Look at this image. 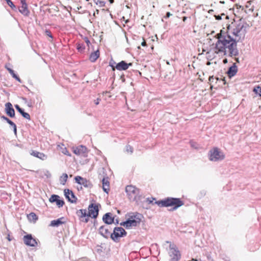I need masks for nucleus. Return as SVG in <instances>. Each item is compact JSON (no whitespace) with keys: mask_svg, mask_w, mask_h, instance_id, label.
Segmentation results:
<instances>
[{"mask_svg":"<svg viewBox=\"0 0 261 261\" xmlns=\"http://www.w3.org/2000/svg\"><path fill=\"white\" fill-rule=\"evenodd\" d=\"M7 2V0H5Z\"/></svg>","mask_w":261,"mask_h":261,"instance_id":"obj_61","label":"nucleus"},{"mask_svg":"<svg viewBox=\"0 0 261 261\" xmlns=\"http://www.w3.org/2000/svg\"><path fill=\"white\" fill-rule=\"evenodd\" d=\"M6 67L7 69L9 71V72H10V70H12V69L8 67L7 66H6Z\"/></svg>","mask_w":261,"mask_h":261,"instance_id":"obj_50","label":"nucleus"},{"mask_svg":"<svg viewBox=\"0 0 261 261\" xmlns=\"http://www.w3.org/2000/svg\"><path fill=\"white\" fill-rule=\"evenodd\" d=\"M63 153H64L65 154L68 155V156L70 155V154L68 153V151L67 150V149L66 148L65 149V150L63 151Z\"/></svg>","mask_w":261,"mask_h":261,"instance_id":"obj_41","label":"nucleus"},{"mask_svg":"<svg viewBox=\"0 0 261 261\" xmlns=\"http://www.w3.org/2000/svg\"><path fill=\"white\" fill-rule=\"evenodd\" d=\"M60 197L57 195H53L50 197L49 201L51 202H56V204L59 207H62L64 204L63 200L59 199Z\"/></svg>","mask_w":261,"mask_h":261,"instance_id":"obj_13","label":"nucleus"},{"mask_svg":"<svg viewBox=\"0 0 261 261\" xmlns=\"http://www.w3.org/2000/svg\"><path fill=\"white\" fill-rule=\"evenodd\" d=\"M96 4L97 5H99V7H104L105 5V3L103 1L100 0H97V1L96 2Z\"/></svg>","mask_w":261,"mask_h":261,"instance_id":"obj_34","label":"nucleus"},{"mask_svg":"<svg viewBox=\"0 0 261 261\" xmlns=\"http://www.w3.org/2000/svg\"><path fill=\"white\" fill-rule=\"evenodd\" d=\"M20 2H21V4H27L26 2H25V0H20Z\"/></svg>","mask_w":261,"mask_h":261,"instance_id":"obj_47","label":"nucleus"},{"mask_svg":"<svg viewBox=\"0 0 261 261\" xmlns=\"http://www.w3.org/2000/svg\"><path fill=\"white\" fill-rule=\"evenodd\" d=\"M77 49L80 50V49H81V47H78Z\"/></svg>","mask_w":261,"mask_h":261,"instance_id":"obj_57","label":"nucleus"},{"mask_svg":"<svg viewBox=\"0 0 261 261\" xmlns=\"http://www.w3.org/2000/svg\"><path fill=\"white\" fill-rule=\"evenodd\" d=\"M103 190L107 193H108L110 190V184L108 177L103 178L102 180Z\"/></svg>","mask_w":261,"mask_h":261,"instance_id":"obj_19","label":"nucleus"},{"mask_svg":"<svg viewBox=\"0 0 261 261\" xmlns=\"http://www.w3.org/2000/svg\"><path fill=\"white\" fill-rule=\"evenodd\" d=\"M77 49L80 50V49H81V47H78Z\"/></svg>","mask_w":261,"mask_h":261,"instance_id":"obj_58","label":"nucleus"},{"mask_svg":"<svg viewBox=\"0 0 261 261\" xmlns=\"http://www.w3.org/2000/svg\"><path fill=\"white\" fill-rule=\"evenodd\" d=\"M160 206H173V210H175L178 207L182 206L184 202L179 199L168 197L164 200L158 201L156 202Z\"/></svg>","mask_w":261,"mask_h":261,"instance_id":"obj_2","label":"nucleus"},{"mask_svg":"<svg viewBox=\"0 0 261 261\" xmlns=\"http://www.w3.org/2000/svg\"><path fill=\"white\" fill-rule=\"evenodd\" d=\"M73 152L78 155L86 156L87 154V149L85 146L80 145L73 148Z\"/></svg>","mask_w":261,"mask_h":261,"instance_id":"obj_11","label":"nucleus"},{"mask_svg":"<svg viewBox=\"0 0 261 261\" xmlns=\"http://www.w3.org/2000/svg\"><path fill=\"white\" fill-rule=\"evenodd\" d=\"M190 144H191V147H192L193 148H194L196 149L197 148V147L196 146V144L194 142H191Z\"/></svg>","mask_w":261,"mask_h":261,"instance_id":"obj_39","label":"nucleus"},{"mask_svg":"<svg viewBox=\"0 0 261 261\" xmlns=\"http://www.w3.org/2000/svg\"><path fill=\"white\" fill-rule=\"evenodd\" d=\"M237 72V67L236 64L234 63L232 66H231L228 71L227 74L229 77L234 76Z\"/></svg>","mask_w":261,"mask_h":261,"instance_id":"obj_20","label":"nucleus"},{"mask_svg":"<svg viewBox=\"0 0 261 261\" xmlns=\"http://www.w3.org/2000/svg\"><path fill=\"white\" fill-rule=\"evenodd\" d=\"M99 57V50H97L92 53L90 56L89 59L91 62H95L98 58Z\"/></svg>","mask_w":261,"mask_h":261,"instance_id":"obj_22","label":"nucleus"},{"mask_svg":"<svg viewBox=\"0 0 261 261\" xmlns=\"http://www.w3.org/2000/svg\"><path fill=\"white\" fill-rule=\"evenodd\" d=\"M140 223V218H137L136 220H128L126 221L121 223V225H123L126 228H130L132 227L137 226Z\"/></svg>","mask_w":261,"mask_h":261,"instance_id":"obj_8","label":"nucleus"},{"mask_svg":"<svg viewBox=\"0 0 261 261\" xmlns=\"http://www.w3.org/2000/svg\"><path fill=\"white\" fill-rule=\"evenodd\" d=\"M47 173L48 174H49V175H50V173H49V172L48 171H47Z\"/></svg>","mask_w":261,"mask_h":261,"instance_id":"obj_59","label":"nucleus"},{"mask_svg":"<svg viewBox=\"0 0 261 261\" xmlns=\"http://www.w3.org/2000/svg\"><path fill=\"white\" fill-rule=\"evenodd\" d=\"M7 3L12 9L14 10L16 9V6L11 0H7Z\"/></svg>","mask_w":261,"mask_h":261,"instance_id":"obj_31","label":"nucleus"},{"mask_svg":"<svg viewBox=\"0 0 261 261\" xmlns=\"http://www.w3.org/2000/svg\"><path fill=\"white\" fill-rule=\"evenodd\" d=\"M30 153L32 155L38 158L43 161L46 160L47 158V155L43 153L37 151L32 150Z\"/></svg>","mask_w":261,"mask_h":261,"instance_id":"obj_18","label":"nucleus"},{"mask_svg":"<svg viewBox=\"0 0 261 261\" xmlns=\"http://www.w3.org/2000/svg\"><path fill=\"white\" fill-rule=\"evenodd\" d=\"M205 261H214V260L210 255H208L206 256V260Z\"/></svg>","mask_w":261,"mask_h":261,"instance_id":"obj_38","label":"nucleus"},{"mask_svg":"<svg viewBox=\"0 0 261 261\" xmlns=\"http://www.w3.org/2000/svg\"><path fill=\"white\" fill-rule=\"evenodd\" d=\"M14 78L15 79L19 82L21 83V80L17 75H16V77L15 76Z\"/></svg>","mask_w":261,"mask_h":261,"instance_id":"obj_44","label":"nucleus"},{"mask_svg":"<svg viewBox=\"0 0 261 261\" xmlns=\"http://www.w3.org/2000/svg\"><path fill=\"white\" fill-rule=\"evenodd\" d=\"M236 61L237 62H239V59L238 58H236Z\"/></svg>","mask_w":261,"mask_h":261,"instance_id":"obj_54","label":"nucleus"},{"mask_svg":"<svg viewBox=\"0 0 261 261\" xmlns=\"http://www.w3.org/2000/svg\"><path fill=\"white\" fill-rule=\"evenodd\" d=\"M19 11L25 16H28L30 14L27 4H21V6L19 8Z\"/></svg>","mask_w":261,"mask_h":261,"instance_id":"obj_17","label":"nucleus"},{"mask_svg":"<svg viewBox=\"0 0 261 261\" xmlns=\"http://www.w3.org/2000/svg\"><path fill=\"white\" fill-rule=\"evenodd\" d=\"M8 239L9 241L11 240L9 237H8Z\"/></svg>","mask_w":261,"mask_h":261,"instance_id":"obj_56","label":"nucleus"},{"mask_svg":"<svg viewBox=\"0 0 261 261\" xmlns=\"http://www.w3.org/2000/svg\"><path fill=\"white\" fill-rule=\"evenodd\" d=\"M132 65V63H129L128 64L126 63L125 61H122L116 64L115 68L118 70H125L128 68L129 66Z\"/></svg>","mask_w":261,"mask_h":261,"instance_id":"obj_14","label":"nucleus"},{"mask_svg":"<svg viewBox=\"0 0 261 261\" xmlns=\"http://www.w3.org/2000/svg\"><path fill=\"white\" fill-rule=\"evenodd\" d=\"M111 4H112L114 3V0H109Z\"/></svg>","mask_w":261,"mask_h":261,"instance_id":"obj_53","label":"nucleus"},{"mask_svg":"<svg viewBox=\"0 0 261 261\" xmlns=\"http://www.w3.org/2000/svg\"><path fill=\"white\" fill-rule=\"evenodd\" d=\"M63 219V218H61L57 220L51 221L50 223V226L56 227L59 226L60 225L63 223V222L62 221Z\"/></svg>","mask_w":261,"mask_h":261,"instance_id":"obj_24","label":"nucleus"},{"mask_svg":"<svg viewBox=\"0 0 261 261\" xmlns=\"http://www.w3.org/2000/svg\"><path fill=\"white\" fill-rule=\"evenodd\" d=\"M141 45L143 46H146V42L145 41H144L143 42H142Z\"/></svg>","mask_w":261,"mask_h":261,"instance_id":"obj_46","label":"nucleus"},{"mask_svg":"<svg viewBox=\"0 0 261 261\" xmlns=\"http://www.w3.org/2000/svg\"><path fill=\"white\" fill-rule=\"evenodd\" d=\"M172 14L170 12H167L165 16L166 18H169Z\"/></svg>","mask_w":261,"mask_h":261,"instance_id":"obj_45","label":"nucleus"},{"mask_svg":"<svg viewBox=\"0 0 261 261\" xmlns=\"http://www.w3.org/2000/svg\"><path fill=\"white\" fill-rule=\"evenodd\" d=\"M169 256L170 261H178L180 258V253L176 247L173 244H170L169 246Z\"/></svg>","mask_w":261,"mask_h":261,"instance_id":"obj_5","label":"nucleus"},{"mask_svg":"<svg viewBox=\"0 0 261 261\" xmlns=\"http://www.w3.org/2000/svg\"><path fill=\"white\" fill-rule=\"evenodd\" d=\"M5 111L7 114L10 117H13L15 116V111L13 108L12 105L10 102H7L5 105Z\"/></svg>","mask_w":261,"mask_h":261,"instance_id":"obj_15","label":"nucleus"},{"mask_svg":"<svg viewBox=\"0 0 261 261\" xmlns=\"http://www.w3.org/2000/svg\"><path fill=\"white\" fill-rule=\"evenodd\" d=\"M214 79V78H213V76H210V77H209V81H212V79Z\"/></svg>","mask_w":261,"mask_h":261,"instance_id":"obj_52","label":"nucleus"},{"mask_svg":"<svg viewBox=\"0 0 261 261\" xmlns=\"http://www.w3.org/2000/svg\"><path fill=\"white\" fill-rule=\"evenodd\" d=\"M99 233L105 238L111 237V229L108 225H103L100 227L99 229Z\"/></svg>","mask_w":261,"mask_h":261,"instance_id":"obj_10","label":"nucleus"},{"mask_svg":"<svg viewBox=\"0 0 261 261\" xmlns=\"http://www.w3.org/2000/svg\"><path fill=\"white\" fill-rule=\"evenodd\" d=\"M110 66L113 68V69L114 70V66L113 65V64H112L111 62H110Z\"/></svg>","mask_w":261,"mask_h":261,"instance_id":"obj_48","label":"nucleus"},{"mask_svg":"<svg viewBox=\"0 0 261 261\" xmlns=\"http://www.w3.org/2000/svg\"><path fill=\"white\" fill-rule=\"evenodd\" d=\"M126 234L125 230L122 227H115L111 234V238L114 241L117 242L120 238L125 236Z\"/></svg>","mask_w":261,"mask_h":261,"instance_id":"obj_6","label":"nucleus"},{"mask_svg":"<svg viewBox=\"0 0 261 261\" xmlns=\"http://www.w3.org/2000/svg\"><path fill=\"white\" fill-rule=\"evenodd\" d=\"M80 185H83L86 188H91L92 187V184L90 181L84 178H83V180H82Z\"/></svg>","mask_w":261,"mask_h":261,"instance_id":"obj_26","label":"nucleus"},{"mask_svg":"<svg viewBox=\"0 0 261 261\" xmlns=\"http://www.w3.org/2000/svg\"><path fill=\"white\" fill-rule=\"evenodd\" d=\"M125 192L128 199L130 201H135L139 194V190L132 185L127 186L125 188Z\"/></svg>","mask_w":261,"mask_h":261,"instance_id":"obj_4","label":"nucleus"},{"mask_svg":"<svg viewBox=\"0 0 261 261\" xmlns=\"http://www.w3.org/2000/svg\"><path fill=\"white\" fill-rule=\"evenodd\" d=\"M100 100V99L99 98H97L96 100H95L94 101L95 105H98Z\"/></svg>","mask_w":261,"mask_h":261,"instance_id":"obj_43","label":"nucleus"},{"mask_svg":"<svg viewBox=\"0 0 261 261\" xmlns=\"http://www.w3.org/2000/svg\"><path fill=\"white\" fill-rule=\"evenodd\" d=\"M68 178V175L66 173H63L62 176H61L60 178V184L64 185L66 184Z\"/></svg>","mask_w":261,"mask_h":261,"instance_id":"obj_27","label":"nucleus"},{"mask_svg":"<svg viewBox=\"0 0 261 261\" xmlns=\"http://www.w3.org/2000/svg\"><path fill=\"white\" fill-rule=\"evenodd\" d=\"M45 33H46V34L48 36H49V37H50V38H53L52 35H51V33H50V32L49 31H46Z\"/></svg>","mask_w":261,"mask_h":261,"instance_id":"obj_40","label":"nucleus"},{"mask_svg":"<svg viewBox=\"0 0 261 261\" xmlns=\"http://www.w3.org/2000/svg\"><path fill=\"white\" fill-rule=\"evenodd\" d=\"M253 91L256 94L261 96V87L257 86L254 88Z\"/></svg>","mask_w":261,"mask_h":261,"instance_id":"obj_28","label":"nucleus"},{"mask_svg":"<svg viewBox=\"0 0 261 261\" xmlns=\"http://www.w3.org/2000/svg\"><path fill=\"white\" fill-rule=\"evenodd\" d=\"M192 260H194V261H198V260L197 259H193Z\"/></svg>","mask_w":261,"mask_h":261,"instance_id":"obj_55","label":"nucleus"},{"mask_svg":"<svg viewBox=\"0 0 261 261\" xmlns=\"http://www.w3.org/2000/svg\"><path fill=\"white\" fill-rule=\"evenodd\" d=\"M74 179L76 182L80 185L82 180H83V177L80 176H77L75 177Z\"/></svg>","mask_w":261,"mask_h":261,"instance_id":"obj_33","label":"nucleus"},{"mask_svg":"<svg viewBox=\"0 0 261 261\" xmlns=\"http://www.w3.org/2000/svg\"><path fill=\"white\" fill-rule=\"evenodd\" d=\"M10 73L12 75L13 77H14L15 76L16 77V74L15 73L14 71L13 70H10Z\"/></svg>","mask_w":261,"mask_h":261,"instance_id":"obj_37","label":"nucleus"},{"mask_svg":"<svg viewBox=\"0 0 261 261\" xmlns=\"http://www.w3.org/2000/svg\"><path fill=\"white\" fill-rule=\"evenodd\" d=\"M87 1H88L89 0H86Z\"/></svg>","mask_w":261,"mask_h":261,"instance_id":"obj_60","label":"nucleus"},{"mask_svg":"<svg viewBox=\"0 0 261 261\" xmlns=\"http://www.w3.org/2000/svg\"><path fill=\"white\" fill-rule=\"evenodd\" d=\"M64 195L66 199L71 203H75L77 200L73 192L69 189L64 190Z\"/></svg>","mask_w":261,"mask_h":261,"instance_id":"obj_12","label":"nucleus"},{"mask_svg":"<svg viewBox=\"0 0 261 261\" xmlns=\"http://www.w3.org/2000/svg\"><path fill=\"white\" fill-rule=\"evenodd\" d=\"M225 155L223 152L219 148L215 147L209 152V159L212 161L217 162L223 160Z\"/></svg>","mask_w":261,"mask_h":261,"instance_id":"obj_3","label":"nucleus"},{"mask_svg":"<svg viewBox=\"0 0 261 261\" xmlns=\"http://www.w3.org/2000/svg\"><path fill=\"white\" fill-rule=\"evenodd\" d=\"M28 217L30 220H33V221H35L37 219L36 215L34 213H31V214H30Z\"/></svg>","mask_w":261,"mask_h":261,"instance_id":"obj_30","label":"nucleus"},{"mask_svg":"<svg viewBox=\"0 0 261 261\" xmlns=\"http://www.w3.org/2000/svg\"><path fill=\"white\" fill-rule=\"evenodd\" d=\"M99 206L100 205L98 203H92L88 206L89 215L93 218H97L98 215Z\"/></svg>","mask_w":261,"mask_h":261,"instance_id":"obj_7","label":"nucleus"},{"mask_svg":"<svg viewBox=\"0 0 261 261\" xmlns=\"http://www.w3.org/2000/svg\"><path fill=\"white\" fill-rule=\"evenodd\" d=\"M1 119L6 121L7 122H8L11 126L13 125L14 124L13 122H12L11 120H10L9 118H8L5 116H1Z\"/></svg>","mask_w":261,"mask_h":261,"instance_id":"obj_29","label":"nucleus"},{"mask_svg":"<svg viewBox=\"0 0 261 261\" xmlns=\"http://www.w3.org/2000/svg\"><path fill=\"white\" fill-rule=\"evenodd\" d=\"M140 218V221H141L142 215L139 213H132L129 215L128 220H136L137 218Z\"/></svg>","mask_w":261,"mask_h":261,"instance_id":"obj_25","label":"nucleus"},{"mask_svg":"<svg viewBox=\"0 0 261 261\" xmlns=\"http://www.w3.org/2000/svg\"><path fill=\"white\" fill-rule=\"evenodd\" d=\"M77 215L79 217H80L81 219H82L84 217H86L87 216H89V214L87 213L86 210L81 209L77 211Z\"/></svg>","mask_w":261,"mask_h":261,"instance_id":"obj_23","label":"nucleus"},{"mask_svg":"<svg viewBox=\"0 0 261 261\" xmlns=\"http://www.w3.org/2000/svg\"><path fill=\"white\" fill-rule=\"evenodd\" d=\"M246 28L241 22L231 23L227 27V32L222 30L216 35V53L236 57L239 55L237 42L245 38Z\"/></svg>","mask_w":261,"mask_h":261,"instance_id":"obj_1","label":"nucleus"},{"mask_svg":"<svg viewBox=\"0 0 261 261\" xmlns=\"http://www.w3.org/2000/svg\"><path fill=\"white\" fill-rule=\"evenodd\" d=\"M187 17H184L182 18V20L184 21H185L187 20Z\"/></svg>","mask_w":261,"mask_h":261,"instance_id":"obj_49","label":"nucleus"},{"mask_svg":"<svg viewBox=\"0 0 261 261\" xmlns=\"http://www.w3.org/2000/svg\"><path fill=\"white\" fill-rule=\"evenodd\" d=\"M223 63H227V59H225L223 60Z\"/></svg>","mask_w":261,"mask_h":261,"instance_id":"obj_51","label":"nucleus"},{"mask_svg":"<svg viewBox=\"0 0 261 261\" xmlns=\"http://www.w3.org/2000/svg\"><path fill=\"white\" fill-rule=\"evenodd\" d=\"M103 222L107 224H111L114 222V217L110 213H106L102 217Z\"/></svg>","mask_w":261,"mask_h":261,"instance_id":"obj_16","label":"nucleus"},{"mask_svg":"<svg viewBox=\"0 0 261 261\" xmlns=\"http://www.w3.org/2000/svg\"><path fill=\"white\" fill-rule=\"evenodd\" d=\"M215 17L217 20H221V16L220 15H215Z\"/></svg>","mask_w":261,"mask_h":261,"instance_id":"obj_42","label":"nucleus"},{"mask_svg":"<svg viewBox=\"0 0 261 261\" xmlns=\"http://www.w3.org/2000/svg\"><path fill=\"white\" fill-rule=\"evenodd\" d=\"M12 126L13 127V131H14L15 134H16L17 128H16V124L14 123L13 125H12Z\"/></svg>","mask_w":261,"mask_h":261,"instance_id":"obj_36","label":"nucleus"},{"mask_svg":"<svg viewBox=\"0 0 261 261\" xmlns=\"http://www.w3.org/2000/svg\"><path fill=\"white\" fill-rule=\"evenodd\" d=\"M89 217L90 216H87L86 217H84L82 218L83 219H82L81 221H82L83 222H84L85 223H87L89 221Z\"/></svg>","mask_w":261,"mask_h":261,"instance_id":"obj_35","label":"nucleus"},{"mask_svg":"<svg viewBox=\"0 0 261 261\" xmlns=\"http://www.w3.org/2000/svg\"><path fill=\"white\" fill-rule=\"evenodd\" d=\"M23 241L24 244L29 246L35 247L37 245V242L35 239H34L31 234H27L23 237Z\"/></svg>","mask_w":261,"mask_h":261,"instance_id":"obj_9","label":"nucleus"},{"mask_svg":"<svg viewBox=\"0 0 261 261\" xmlns=\"http://www.w3.org/2000/svg\"><path fill=\"white\" fill-rule=\"evenodd\" d=\"M126 151L129 153H132L133 152V148L130 145H127L126 146Z\"/></svg>","mask_w":261,"mask_h":261,"instance_id":"obj_32","label":"nucleus"},{"mask_svg":"<svg viewBox=\"0 0 261 261\" xmlns=\"http://www.w3.org/2000/svg\"><path fill=\"white\" fill-rule=\"evenodd\" d=\"M15 107L16 110L22 115L24 118H26L27 119H30V116L28 113L24 112V111L17 105H15Z\"/></svg>","mask_w":261,"mask_h":261,"instance_id":"obj_21","label":"nucleus"}]
</instances>
